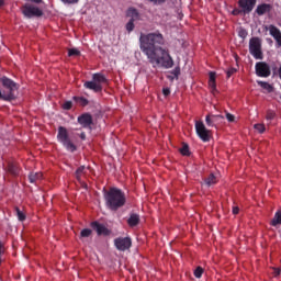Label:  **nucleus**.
<instances>
[{
    "instance_id": "nucleus-1",
    "label": "nucleus",
    "mask_w": 281,
    "mask_h": 281,
    "mask_svg": "<svg viewBox=\"0 0 281 281\" xmlns=\"http://www.w3.org/2000/svg\"><path fill=\"white\" fill-rule=\"evenodd\" d=\"M139 43L140 52L145 54L153 67H164L165 69H172V67H175V60H172L170 53L159 46L166 43V40L161 33H142Z\"/></svg>"
},
{
    "instance_id": "nucleus-2",
    "label": "nucleus",
    "mask_w": 281,
    "mask_h": 281,
    "mask_svg": "<svg viewBox=\"0 0 281 281\" xmlns=\"http://www.w3.org/2000/svg\"><path fill=\"white\" fill-rule=\"evenodd\" d=\"M104 200L106 207L112 210V212H117L120 207L126 205V194L117 188H111L109 191H105Z\"/></svg>"
},
{
    "instance_id": "nucleus-3",
    "label": "nucleus",
    "mask_w": 281,
    "mask_h": 281,
    "mask_svg": "<svg viewBox=\"0 0 281 281\" xmlns=\"http://www.w3.org/2000/svg\"><path fill=\"white\" fill-rule=\"evenodd\" d=\"M57 142H59V144H61L69 153H75L76 145L74 144V142H71V138L69 137V132H67L66 127H58Z\"/></svg>"
},
{
    "instance_id": "nucleus-4",
    "label": "nucleus",
    "mask_w": 281,
    "mask_h": 281,
    "mask_svg": "<svg viewBox=\"0 0 281 281\" xmlns=\"http://www.w3.org/2000/svg\"><path fill=\"white\" fill-rule=\"evenodd\" d=\"M249 52L256 60H262V40L259 37H252L249 41Z\"/></svg>"
},
{
    "instance_id": "nucleus-5",
    "label": "nucleus",
    "mask_w": 281,
    "mask_h": 281,
    "mask_svg": "<svg viewBox=\"0 0 281 281\" xmlns=\"http://www.w3.org/2000/svg\"><path fill=\"white\" fill-rule=\"evenodd\" d=\"M195 133L202 142H210V137H212V131L205 127L203 121H195Z\"/></svg>"
},
{
    "instance_id": "nucleus-6",
    "label": "nucleus",
    "mask_w": 281,
    "mask_h": 281,
    "mask_svg": "<svg viewBox=\"0 0 281 281\" xmlns=\"http://www.w3.org/2000/svg\"><path fill=\"white\" fill-rule=\"evenodd\" d=\"M22 12L27 19H32V16H43V11L38 7L32 4H25L22 8Z\"/></svg>"
},
{
    "instance_id": "nucleus-7",
    "label": "nucleus",
    "mask_w": 281,
    "mask_h": 281,
    "mask_svg": "<svg viewBox=\"0 0 281 281\" xmlns=\"http://www.w3.org/2000/svg\"><path fill=\"white\" fill-rule=\"evenodd\" d=\"M256 74L260 78H269L271 76V68L269 67V64L265 61H259L255 66Z\"/></svg>"
},
{
    "instance_id": "nucleus-8",
    "label": "nucleus",
    "mask_w": 281,
    "mask_h": 281,
    "mask_svg": "<svg viewBox=\"0 0 281 281\" xmlns=\"http://www.w3.org/2000/svg\"><path fill=\"white\" fill-rule=\"evenodd\" d=\"M0 82H2V87L9 90L8 92H3V95H14V92L16 91V89H19L16 82L12 81V79L8 77H2L0 79Z\"/></svg>"
},
{
    "instance_id": "nucleus-9",
    "label": "nucleus",
    "mask_w": 281,
    "mask_h": 281,
    "mask_svg": "<svg viewBox=\"0 0 281 281\" xmlns=\"http://www.w3.org/2000/svg\"><path fill=\"white\" fill-rule=\"evenodd\" d=\"M114 245L119 251H126V249H131L133 241L130 237H119L114 239Z\"/></svg>"
},
{
    "instance_id": "nucleus-10",
    "label": "nucleus",
    "mask_w": 281,
    "mask_h": 281,
    "mask_svg": "<svg viewBox=\"0 0 281 281\" xmlns=\"http://www.w3.org/2000/svg\"><path fill=\"white\" fill-rule=\"evenodd\" d=\"M265 30L269 32L270 36L276 41L277 47H281V31L278 29V26L270 24L266 25Z\"/></svg>"
},
{
    "instance_id": "nucleus-11",
    "label": "nucleus",
    "mask_w": 281,
    "mask_h": 281,
    "mask_svg": "<svg viewBox=\"0 0 281 281\" xmlns=\"http://www.w3.org/2000/svg\"><path fill=\"white\" fill-rule=\"evenodd\" d=\"M223 120H224L223 115L209 114L205 116L206 126L212 128H216L217 124L223 123Z\"/></svg>"
},
{
    "instance_id": "nucleus-12",
    "label": "nucleus",
    "mask_w": 281,
    "mask_h": 281,
    "mask_svg": "<svg viewBox=\"0 0 281 281\" xmlns=\"http://www.w3.org/2000/svg\"><path fill=\"white\" fill-rule=\"evenodd\" d=\"M256 0H239L238 5L244 14H249L256 8Z\"/></svg>"
},
{
    "instance_id": "nucleus-13",
    "label": "nucleus",
    "mask_w": 281,
    "mask_h": 281,
    "mask_svg": "<svg viewBox=\"0 0 281 281\" xmlns=\"http://www.w3.org/2000/svg\"><path fill=\"white\" fill-rule=\"evenodd\" d=\"M78 122L83 128H91V124H93V117L91 114L85 113L78 116Z\"/></svg>"
},
{
    "instance_id": "nucleus-14",
    "label": "nucleus",
    "mask_w": 281,
    "mask_h": 281,
    "mask_svg": "<svg viewBox=\"0 0 281 281\" xmlns=\"http://www.w3.org/2000/svg\"><path fill=\"white\" fill-rule=\"evenodd\" d=\"M92 227L95 228V232L99 236H102V235L109 236V234H111V232L109 231V228H106V226L98 222L92 223Z\"/></svg>"
},
{
    "instance_id": "nucleus-15",
    "label": "nucleus",
    "mask_w": 281,
    "mask_h": 281,
    "mask_svg": "<svg viewBox=\"0 0 281 281\" xmlns=\"http://www.w3.org/2000/svg\"><path fill=\"white\" fill-rule=\"evenodd\" d=\"M83 87H86V89H90L91 91H94L95 93H100V91H102V85L97 83V81L94 80L86 81L83 83Z\"/></svg>"
},
{
    "instance_id": "nucleus-16",
    "label": "nucleus",
    "mask_w": 281,
    "mask_h": 281,
    "mask_svg": "<svg viewBox=\"0 0 281 281\" xmlns=\"http://www.w3.org/2000/svg\"><path fill=\"white\" fill-rule=\"evenodd\" d=\"M209 87L212 93L216 92V72L214 71L209 74Z\"/></svg>"
},
{
    "instance_id": "nucleus-17",
    "label": "nucleus",
    "mask_w": 281,
    "mask_h": 281,
    "mask_svg": "<svg viewBox=\"0 0 281 281\" xmlns=\"http://www.w3.org/2000/svg\"><path fill=\"white\" fill-rule=\"evenodd\" d=\"M267 12H271V4L262 3L259 4L256 9V13L259 16H262V14H267Z\"/></svg>"
},
{
    "instance_id": "nucleus-18",
    "label": "nucleus",
    "mask_w": 281,
    "mask_h": 281,
    "mask_svg": "<svg viewBox=\"0 0 281 281\" xmlns=\"http://www.w3.org/2000/svg\"><path fill=\"white\" fill-rule=\"evenodd\" d=\"M41 179H43V173L42 172H31L29 175L30 183H36L37 181H41Z\"/></svg>"
},
{
    "instance_id": "nucleus-19",
    "label": "nucleus",
    "mask_w": 281,
    "mask_h": 281,
    "mask_svg": "<svg viewBox=\"0 0 281 281\" xmlns=\"http://www.w3.org/2000/svg\"><path fill=\"white\" fill-rule=\"evenodd\" d=\"M127 223L130 227H136V225H139V216L135 213L131 214Z\"/></svg>"
},
{
    "instance_id": "nucleus-20",
    "label": "nucleus",
    "mask_w": 281,
    "mask_h": 281,
    "mask_svg": "<svg viewBox=\"0 0 281 281\" xmlns=\"http://www.w3.org/2000/svg\"><path fill=\"white\" fill-rule=\"evenodd\" d=\"M87 175V167L81 166L76 170V179L82 181V178Z\"/></svg>"
},
{
    "instance_id": "nucleus-21",
    "label": "nucleus",
    "mask_w": 281,
    "mask_h": 281,
    "mask_svg": "<svg viewBox=\"0 0 281 281\" xmlns=\"http://www.w3.org/2000/svg\"><path fill=\"white\" fill-rule=\"evenodd\" d=\"M218 182V178H216V176H214V173H211L205 180L204 183L205 186H215V183Z\"/></svg>"
},
{
    "instance_id": "nucleus-22",
    "label": "nucleus",
    "mask_w": 281,
    "mask_h": 281,
    "mask_svg": "<svg viewBox=\"0 0 281 281\" xmlns=\"http://www.w3.org/2000/svg\"><path fill=\"white\" fill-rule=\"evenodd\" d=\"M92 80H94L97 85H103V82H106V77L102 74H94Z\"/></svg>"
},
{
    "instance_id": "nucleus-23",
    "label": "nucleus",
    "mask_w": 281,
    "mask_h": 281,
    "mask_svg": "<svg viewBox=\"0 0 281 281\" xmlns=\"http://www.w3.org/2000/svg\"><path fill=\"white\" fill-rule=\"evenodd\" d=\"M257 82L259 87L265 89L268 93H271L273 91V86L270 85L269 82H265V81H257Z\"/></svg>"
},
{
    "instance_id": "nucleus-24",
    "label": "nucleus",
    "mask_w": 281,
    "mask_h": 281,
    "mask_svg": "<svg viewBox=\"0 0 281 281\" xmlns=\"http://www.w3.org/2000/svg\"><path fill=\"white\" fill-rule=\"evenodd\" d=\"M271 225H272V227H276L277 225H281V211H278L274 214V217L271 221Z\"/></svg>"
},
{
    "instance_id": "nucleus-25",
    "label": "nucleus",
    "mask_w": 281,
    "mask_h": 281,
    "mask_svg": "<svg viewBox=\"0 0 281 281\" xmlns=\"http://www.w3.org/2000/svg\"><path fill=\"white\" fill-rule=\"evenodd\" d=\"M127 16H131V19H133V21H135L136 19H139V13L136 11V9L130 8L127 10Z\"/></svg>"
},
{
    "instance_id": "nucleus-26",
    "label": "nucleus",
    "mask_w": 281,
    "mask_h": 281,
    "mask_svg": "<svg viewBox=\"0 0 281 281\" xmlns=\"http://www.w3.org/2000/svg\"><path fill=\"white\" fill-rule=\"evenodd\" d=\"M0 100L10 102V100H14V94H3V92L0 90Z\"/></svg>"
},
{
    "instance_id": "nucleus-27",
    "label": "nucleus",
    "mask_w": 281,
    "mask_h": 281,
    "mask_svg": "<svg viewBox=\"0 0 281 281\" xmlns=\"http://www.w3.org/2000/svg\"><path fill=\"white\" fill-rule=\"evenodd\" d=\"M254 128L257 133H265V131H267V128L265 127V124L262 123L255 124Z\"/></svg>"
},
{
    "instance_id": "nucleus-28",
    "label": "nucleus",
    "mask_w": 281,
    "mask_h": 281,
    "mask_svg": "<svg viewBox=\"0 0 281 281\" xmlns=\"http://www.w3.org/2000/svg\"><path fill=\"white\" fill-rule=\"evenodd\" d=\"M91 236V229L85 228L80 232V238H89Z\"/></svg>"
},
{
    "instance_id": "nucleus-29",
    "label": "nucleus",
    "mask_w": 281,
    "mask_h": 281,
    "mask_svg": "<svg viewBox=\"0 0 281 281\" xmlns=\"http://www.w3.org/2000/svg\"><path fill=\"white\" fill-rule=\"evenodd\" d=\"M180 153L184 157L190 156V147H188V145H183L182 148H180Z\"/></svg>"
},
{
    "instance_id": "nucleus-30",
    "label": "nucleus",
    "mask_w": 281,
    "mask_h": 281,
    "mask_svg": "<svg viewBox=\"0 0 281 281\" xmlns=\"http://www.w3.org/2000/svg\"><path fill=\"white\" fill-rule=\"evenodd\" d=\"M135 20L131 19L127 24H126V30L127 32H133V30H135V24H134Z\"/></svg>"
},
{
    "instance_id": "nucleus-31",
    "label": "nucleus",
    "mask_w": 281,
    "mask_h": 281,
    "mask_svg": "<svg viewBox=\"0 0 281 281\" xmlns=\"http://www.w3.org/2000/svg\"><path fill=\"white\" fill-rule=\"evenodd\" d=\"M68 56H80V50H78V48L69 49Z\"/></svg>"
},
{
    "instance_id": "nucleus-32",
    "label": "nucleus",
    "mask_w": 281,
    "mask_h": 281,
    "mask_svg": "<svg viewBox=\"0 0 281 281\" xmlns=\"http://www.w3.org/2000/svg\"><path fill=\"white\" fill-rule=\"evenodd\" d=\"M276 117V112L273 110H269L266 114V120H273Z\"/></svg>"
},
{
    "instance_id": "nucleus-33",
    "label": "nucleus",
    "mask_w": 281,
    "mask_h": 281,
    "mask_svg": "<svg viewBox=\"0 0 281 281\" xmlns=\"http://www.w3.org/2000/svg\"><path fill=\"white\" fill-rule=\"evenodd\" d=\"M74 100H77V102H81L83 106H87V104H89V101H87V99L85 98L75 97Z\"/></svg>"
},
{
    "instance_id": "nucleus-34",
    "label": "nucleus",
    "mask_w": 281,
    "mask_h": 281,
    "mask_svg": "<svg viewBox=\"0 0 281 281\" xmlns=\"http://www.w3.org/2000/svg\"><path fill=\"white\" fill-rule=\"evenodd\" d=\"M71 106H72L71 101H66V102L63 103V109L65 111H69V109H71Z\"/></svg>"
},
{
    "instance_id": "nucleus-35",
    "label": "nucleus",
    "mask_w": 281,
    "mask_h": 281,
    "mask_svg": "<svg viewBox=\"0 0 281 281\" xmlns=\"http://www.w3.org/2000/svg\"><path fill=\"white\" fill-rule=\"evenodd\" d=\"M194 276L196 278H201V276H203V269L201 267H198L195 270H194Z\"/></svg>"
},
{
    "instance_id": "nucleus-36",
    "label": "nucleus",
    "mask_w": 281,
    "mask_h": 281,
    "mask_svg": "<svg viewBox=\"0 0 281 281\" xmlns=\"http://www.w3.org/2000/svg\"><path fill=\"white\" fill-rule=\"evenodd\" d=\"M16 214H18L19 221H25V214H23L21 210L16 209Z\"/></svg>"
},
{
    "instance_id": "nucleus-37",
    "label": "nucleus",
    "mask_w": 281,
    "mask_h": 281,
    "mask_svg": "<svg viewBox=\"0 0 281 281\" xmlns=\"http://www.w3.org/2000/svg\"><path fill=\"white\" fill-rule=\"evenodd\" d=\"M5 254V246L3 243L0 241V265H1V257Z\"/></svg>"
},
{
    "instance_id": "nucleus-38",
    "label": "nucleus",
    "mask_w": 281,
    "mask_h": 281,
    "mask_svg": "<svg viewBox=\"0 0 281 281\" xmlns=\"http://www.w3.org/2000/svg\"><path fill=\"white\" fill-rule=\"evenodd\" d=\"M226 120L228 122H234L236 120V116H234V114L232 113H226Z\"/></svg>"
},
{
    "instance_id": "nucleus-39",
    "label": "nucleus",
    "mask_w": 281,
    "mask_h": 281,
    "mask_svg": "<svg viewBox=\"0 0 281 281\" xmlns=\"http://www.w3.org/2000/svg\"><path fill=\"white\" fill-rule=\"evenodd\" d=\"M234 74H236V69H234V68L228 69L226 72L227 78H232V76H234Z\"/></svg>"
},
{
    "instance_id": "nucleus-40",
    "label": "nucleus",
    "mask_w": 281,
    "mask_h": 281,
    "mask_svg": "<svg viewBox=\"0 0 281 281\" xmlns=\"http://www.w3.org/2000/svg\"><path fill=\"white\" fill-rule=\"evenodd\" d=\"M63 3H70V4H74V3H78L80 0H61Z\"/></svg>"
},
{
    "instance_id": "nucleus-41",
    "label": "nucleus",
    "mask_w": 281,
    "mask_h": 281,
    "mask_svg": "<svg viewBox=\"0 0 281 281\" xmlns=\"http://www.w3.org/2000/svg\"><path fill=\"white\" fill-rule=\"evenodd\" d=\"M149 1H151V3H155L156 5L161 4V3H166V0H149Z\"/></svg>"
},
{
    "instance_id": "nucleus-42",
    "label": "nucleus",
    "mask_w": 281,
    "mask_h": 281,
    "mask_svg": "<svg viewBox=\"0 0 281 281\" xmlns=\"http://www.w3.org/2000/svg\"><path fill=\"white\" fill-rule=\"evenodd\" d=\"M162 93L164 95L168 97V94L170 93V88H164Z\"/></svg>"
},
{
    "instance_id": "nucleus-43",
    "label": "nucleus",
    "mask_w": 281,
    "mask_h": 281,
    "mask_svg": "<svg viewBox=\"0 0 281 281\" xmlns=\"http://www.w3.org/2000/svg\"><path fill=\"white\" fill-rule=\"evenodd\" d=\"M239 36H241V38H245L247 36V31L245 30L240 31Z\"/></svg>"
},
{
    "instance_id": "nucleus-44",
    "label": "nucleus",
    "mask_w": 281,
    "mask_h": 281,
    "mask_svg": "<svg viewBox=\"0 0 281 281\" xmlns=\"http://www.w3.org/2000/svg\"><path fill=\"white\" fill-rule=\"evenodd\" d=\"M238 212H240V209H238V206H234L233 214H238Z\"/></svg>"
},
{
    "instance_id": "nucleus-45",
    "label": "nucleus",
    "mask_w": 281,
    "mask_h": 281,
    "mask_svg": "<svg viewBox=\"0 0 281 281\" xmlns=\"http://www.w3.org/2000/svg\"><path fill=\"white\" fill-rule=\"evenodd\" d=\"M274 273H276V276H280V273H281L280 268L274 269Z\"/></svg>"
},
{
    "instance_id": "nucleus-46",
    "label": "nucleus",
    "mask_w": 281,
    "mask_h": 281,
    "mask_svg": "<svg viewBox=\"0 0 281 281\" xmlns=\"http://www.w3.org/2000/svg\"><path fill=\"white\" fill-rule=\"evenodd\" d=\"M173 75L177 77V76H179V68H176L175 70H173Z\"/></svg>"
},
{
    "instance_id": "nucleus-47",
    "label": "nucleus",
    "mask_w": 281,
    "mask_h": 281,
    "mask_svg": "<svg viewBox=\"0 0 281 281\" xmlns=\"http://www.w3.org/2000/svg\"><path fill=\"white\" fill-rule=\"evenodd\" d=\"M80 138H81V139H87V135H86L85 133H81V134H80Z\"/></svg>"
},
{
    "instance_id": "nucleus-48",
    "label": "nucleus",
    "mask_w": 281,
    "mask_h": 281,
    "mask_svg": "<svg viewBox=\"0 0 281 281\" xmlns=\"http://www.w3.org/2000/svg\"><path fill=\"white\" fill-rule=\"evenodd\" d=\"M31 1H33V3H41V1L43 0H31Z\"/></svg>"
},
{
    "instance_id": "nucleus-49",
    "label": "nucleus",
    "mask_w": 281,
    "mask_h": 281,
    "mask_svg": "<svg viewBox=\"0 0 281 281\" xmlns=\"http://www.w3.org/2000/svg\"><path fill=\"white\" fill-rule=\"evenodd\" d=\"M233 14H238V11L234 10V11H233Z\"/></svg>"
},
{
    "instance_id": "nucleus-50",
    "label": "nucleus",
    "mask_w": 281,
    "mask_h": 281,
    "mask_svg": "<svg viewBox=\"0 0 281 281\" xmlns=\"http://www.w3.org/2000/svg\"><path fill=\"white\" fill-rule=\"evenodd\" d=\"M3 3V0H0V5Z\"/></svg>"
}]
</instances>
